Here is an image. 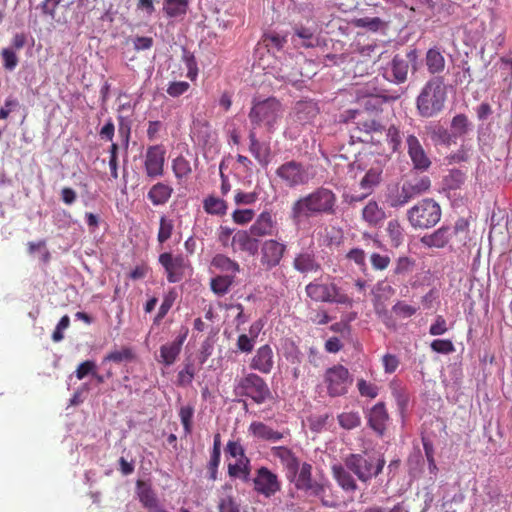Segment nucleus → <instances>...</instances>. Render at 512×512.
<instances>
[{"instance_id":"f257e3e1","label":"nucleus","mask_w":512,"mask_h":512,"mask_svg":"<svg viewBox=\"0 0 512 512\" xmlns=\"http://www.w3.org/2000/svg\"><path fill=\"white\" fill-rule=\"evenodd\" d=\"M337 208L336 194L324 187L300 197L291 206L290 219L295 224L317 215H334Z\"/></svg>"},{"instance_id":"f03ea898","label":"nucleus","mask_w":512,"mask_h":512,"mask_svg":"<svg viewBox=\"0 0 512 512\" xmlns=\"http://www.w3.org/2000/svg\"><path fill=\"white\" fill-rule=\"evenodd\" d=\"M385 463L386 461L382 455L367 452L352 453L344 458V465L347 469L363 483H368L381 474Z\"/></svg>"},{"instance_id":"7ed1b4c3","label":"nucleus","mask_w":512,"mask_h":512,"mask_svg":"<svg viewBox=\"0 0 512 512\" xmlns=\"http://www.w3.org/2000/svg\"><path fill=\"white\" fill-rule=\"evenodd\" d=\"M287 480L294 483L297 490L320 498L322 505L325 507L335 508L339 505L337 499L328 497L326 494L327 490H331L330 485L321 484L313 480L312 465L307 462L301 463L299 470L295 472V476L289 477Z\"/></svg>"},{"instance_id":"20e7f679","label":"nucleus","mask_w":512,"mask_h":512,"mask_svg":"<svg viewBox=\"0 0 512 512\" xmlns=\"http://www.w3.org/2000/svg\"><path fill=\"white\" fill-rule=\"evenodd\" d=\"M446 91L440 78L429 80L416 100L417 110L422 117L430 118L438 114L444 107Z\"/></svg>"},{"instance_id":"39448f33","label":"nucleus","mask_w":512,"mask_h":512,"mask_svg":"<svg viewBox=\"0 0 512 512\" xmlns=\"http://www.w3.org/2000/svg\"><path fill=\"white\" fill-rule=\"evenodd\" d=\"M283 106L275 97L265 100H253L249 119L254 127H265L268 132L275 130V125L281 119Z\"/></svg>"},{"instance_id":"423d86ee","label":"nucleus","mask_w":512,"mask_h":512,"mask_svg":"<svg viewBox=\"0 0 512 512\" xmlns=\"http://www.w3.org/2000/svg\"><path fill=\"white\" fill-rule=\"evenodd\" d=\"M407 217L413 228L428 229L440 221L441 208L434 200L423 199L408 210Z\"/></svg>"},{"instance_id":"0eeeda50","label":"nucleus","mask_w":512,"mask_h":512,"mask_svg":"<svg viewBox=\"0 0 512 512\" xmlns=\"http://www.w3.org/2000/svg\"><path fill=\"white\" fill-rule=\"evenodd\" d=\"M306 295L315 302L337 303L351 305L352 299L334 283H322L318 279L305 287Z\"/></svg>"},{"instance_id":"6e6552de","label":"nucleus","mask_w":512,"mask_h":512,"mask_svg":"<svg viewBox=\"0 0 512 512\" xmlns=\"http://www.w3.org/2000/svg\"><path fill=\"white\" fill-rule=\"evenodd\" d=\"M240 395L250 397L256 404H263L273 399V395L263 378L259 375L250 373L241 378L236 386Z\"/></svg>"},{"instance_id":"1a4fd4ad","label":"nucleus","mask_w":512,"mask_h":512,"mask_svg":"<svg viewBox=\"0 0 512 512\" xmlns=\"http://www.w3.org/2000/svg\"><path fill=\"white\" fill-rule=\"evenodd\" d=\"M324 383L330 397H339L348 392L353 383V378L346 367L338 364L325 371Z\"/></svg>"},{"instance_id":"9d476101","label":"nucleus","mask_w":512,"mask_h":512,"mask_svg":"<svg viewBox=\"0 0 512 512\" xmlns=\"http://www.w3.org/2000/svg\"><path fill=\"white\" fill-rule=\"evenodd\" d=\"M276 175L289 188L306 185L311 178L308 168L295 160L281 164L276 169Z\"/></svg>"},{"instance_id":"9b49d317","label":"nucleus","mask_w":512,"mask_h":512,"mask_svg":"<svg viewBox=\"0 0 512 512\" xmlns=\"http://www.w3.org/2000/svg\"><path fill=\"white\" fill-rule=\"evenodd\" d=\"M288 250L286 243L277 239H267L262 242L260 247V264L265 271H270L277 267Z\"/></svg>"},{"instance_id":"f8f14e48","label":"nucleus","mask_w":512,"mask_h":512,"mask_svg":"<svg viewBox=\"0 0 512 512\" xmlns=\"http://www.w3.org/2000/svg\"><path fill=\"white\" fill-rule=\"evenodd\" d=\"M166 149L162 144L148 146L144 156V169L149 178L161 177L164 174Z\"/></svg>"},{"instance_id":"ddd939ff","label":"nucleus","mask_w":512,"mask_h":512,"mask_svg":"<svg viewBox=\"0 0 512 512\" xmlns=\"http://www.w3.org/2000/svg\"><path fill=\"white\" fill-rule=\"evenodd\" d=\"M159 263L166 272L167 281L169 283L180 282L188 267L186 259L182 255H173L170 252H164L159 255Z\"/></svg>"},{"instance_id":"4468645a","label":"nucleus","mask_w":512,"mask_h":512,"mask_svg":"<svg viewBox=\"0 0 512 512\" xmlns=\"http://www.w3.org/2000/svg\"><path fill=\"white\" fill-rule=\"evenodd\" d=\"M254 489L257 493L270 498L281 490V482L278 476L267 467H260L253 479Z\"/></svg>"},{"instance_id":"2eb2a0df","label":"nucleus","mask_w":512,"mask_h":512,"mask_svg":"<svg viewBox=\"0 0 512 512\" xmlns=\"http://www.w3.org/2000/svg\"><path fill=\"white\" fill-rule=\"evenodd\" d=\"M407 153L414 169L426 171L431 166V160L424 150L421 142L414 134L406 136Z\"/></svg>"},{"instance_id":"dca6fc26","label":"nucleus","mask_w":512,"mask_h":512,"mask_svg":"<svg viewBox=\"0 0 512 512\" xmlns=\"http://www.w3.org/2000/svg\"><path fill=\"white\" fill-rule=\"evenodd\" d=\"M277 232V221L269 210L262 211L249 228V233L257 238L272 236Z\"/></svg>"},{"instance_id":"f3484780","label":"nucleus","mask_w":512,"mask_h":512,"mask_svg":"<svg viewBox=\"0 0 512 512\" xmlns=\"http://www.w3.org/2000/svg\"><path fill=\"white\" fill-rule=\"evenodd\" d=\"M319 114V107L313 100H301L295 103L291 116L293 121L305 125L311 123Z\"/></svg>"},{"instance_id":"a211bd4d","label":"nucleus","mask_w":512,"mask_h":512,"mask_svg":"<svg viewBox=\"0 0 512 512\" xmlns=\"http://www.w3.org/2000/svg\"><path fill=\"white\" fill-rule=\"evenodd\" d=\"M274 367V353L270 345L265 344L256 350L251 359L250 368L263 374H269Z\"/></svg>"},{"instance_id":"6ab92c4d","label":"nucleus","mask_w":512,"mask_h":512,"mask_svg":"<svg viewBox=\"0 0 512 512\" xmlns=\"http://www.w3.org/2000/svg\"><path fill=\"white\" fill-rule=\"evenodd\" d=\"M272 455L278 458L285 470L286 478L294 477L295 472L300 468V460L291 449L284 446H277L271 449Z\"/></svg>"},{"instance_id":"aec40b11","label":"nucleus","mask_w":512,"mask_h":512,"mask_svg":"<svg viewBox=\"0 0 512 512\" xmlns=\"http://www.w3.org/2000/svg\"><path fill=\"white\" fill-rule=\"evenodd\" d=\"M367 419L369 427L379 436H383L386 431L387 422L389 420V415L385 404L383 402L375 404L369 410Z\"/></svg>"},{"instance_id":"412c9836","label":"nucleus","mask_w":512,"mask_h":512,"mask_svg":"<svg viewBox=\"0 0 512 512\" xmlns=\"http://www.w3.org/2000/svg\"><path fill=\"white\" fill-rule=\"evenodd\" d=\"M293 268L301 273H316L321 270V264L317 260L314 251H301L297 253L292 262Z\"/></svg>"},{"instance_id":"4be33fe9","label":"nucleus","mask_w":512,"mask_h":512,"mask_svg":"<svg viewBox=\"0 0 512 512\" xmlns=\"http://www.w3.org/2000/svg\"><path fill=\"white\" fill-rule=\"evenodd\" d=\"M454 234L455 230L448 226H442L433 233L422 236L420 242L427 248L440 249L449 243Z\"/></svg>"},{"instance_id":"5701e85b","label":"nucleus","mask_w":512,"mask_h":512,"mask_svg":"<svg viewBox=\"0 0 512 512\" xmlns=\"http://www.w3.org/2000/svg\"><path fill=\"white\" fill-rule=\"evenodd\" d=\"M331 472L336 483L347 493H354L358 489L357 482L352 472L346 466L335 464L331 467Z\"/></svg>"},{"instance_id":"b1692460","label":"nucleus","mask_w":512,"mask_h":512,"mask_svg":"<svg viewBox=\"0 0 512 512\" xmlns=\"http://www.w3.org/2000/svg\"><path fill=\"white\" fill-rule=\"evenodd\" d=\"M256 238L247 231H238L232 237V247L234 250L238 249L254 255L258 250V240Z\"/></svg>"},{"instance_id":"393cba45","label":"nucleus","mask_w":512,"mask_h":512,"mask_svg":"<svg viewBox=\"0 0 512 512\" xmlns=\"http://www.w3.org/2000/svg\"><path fill=\"white\" fill-rule=\"evenodd\" d=\"M248 430L254 437L266 441L277 442L283 438L281 432L272 429L270 426L260 421L252 422Z\"/></svg>"},{"instance_id":"a878e982","label":"nucleus","mask_w":512,"mask_h":512,"mask_svg":"<svg viewBox=\"0 0 512 512\" xmlns=\"http://www.w3.org/2000/svg\"><path fill=\"white\" fill-rule=\"evenodd\" d=\"M292 42L295 46L300 45L304 48H313L319 45V38L310 28L300 25L294 28Z\"/></svg>"},{"instance_id":"bb28decb","label":"nucleus","mask_w":512,"mask_h":512,"mask_svg":"<svg viewBox=\"0 0 512 512\" xmlns=\"http://www.w3.org/2000/svg\"><path fill=\"white\" fill-rule=\"evenodd\" d=\"M185 338L186 334L179 336L176 340L172 341L171 343H167L161 346L160 357L162 362L166 366H170L176 361L178 355L181 352V348Z\"/></svg>"},{"instance_id":"cd10ccee","label":"nucleus","mask_w":512,"mask_h":512,"mask_svg":"<svg viewBox=\"0 0 512 512\" xmlns=\"http://www.w3.org/2000/svg\"><path fill=\"white\" fill-rule=\"evenodd\" d=\"M173 194V188L163 182L154 184L147 193L148 199L153 205L159 206L166 204Z\"/></svg>"},{"instance_id":"c85d7f7f","label":"nucleus","mask_w":512,"mask_h":512,"mask_svg":"<svg viewBox=\"0 0 512 512\" xmlns=\"http://www.w3.org/2000/svg\"><path fill=\"white\" fill-rule=\"evenodd\" d=\"M402 186L408 198L413 199L430 189L431 180L428 176H420L404 182Z\"/></svg>"},{"instance_id":"c756f323","label":"nucleus","mask_w":512,"mask_h":512,"mask_svg":"<svg viewBox=\"0 0 512 512\" xmlns=\"http://www.w3.org/2000/svg\"><path fill=\"white\" fill-rule=\"evenodd\" d=\"M386 218L385 211L376 201H369L362 210V219L372 227L378 226Z\"/></svg>"},{"instance_id":"7c9ffc66","label":"nucleus","mask_w":512,"mask_h":512,"mask_svg":"<svg viewBox=\"0 0 512 512\" xmlns=\"http://www.w3.org/2000/svg\"><path fill=\"white\" fill-rule=\"evenodd\" d=\"M249 151L255 159L261 164L266 166L269 163L270 148L267 145L260 143L256 137V133L251 130L249 132Z\"/></svg>"},{"instance_id":"2f4dec72","label":"nucleus","mask_w":512,"mask_h":512,"mask_svg":"<svg viewBox=\"0 0 512 512\" xmlns=\"http://www.w3.org/2000/svg\"><path fill=\"white\" fill-rule=\"evenodd\" d=\"M466 181V175L459 169H451L448 174L443 177L442 187L443 190L448 192H455L460 190Z\"/></svg>"},{"instance_id":"473e14b6","label":"nucleus","mask_w":512,"mask_h":512,"mask_svg":"<svg viewBox=\"0 0 512 512\" xmlns=\"http://www.w3.org/2000/svg\"><path fill=\"white\" fill-rule=\"evenodd\" d=\"M189 4L190 0H163V12L169 18L184 17Z\"/></svg>"},{"instance_id":"72a5a7b5","label":"nucleus","mask_w":512,"mask_h":512,"mask_svg":"<svg viewBox=\"0 0 512 512\" xmlns=\"http://www.w3.org/2000/svg\"><path fill=\"white\" fill-rule=\"evenodd\" d=\"M138 498L140 503L149 512L159 504L158 498L152 488L141 481L137 482Z\"/></svg>"},{"instance_id":"f704fd0d","label":"nucleus","mask_w":512,"mask_h":512,"mask_svg":"<svg viewBox=\"0 0 512 512\" xmlns=\"http://www.w3.org/2000/svg\"><path fill=\"white\" fill-rule=\"evenodd\" d=\"M426 66L431 74H437L444 70L445 59L442 53L435 48H431L426 53Z\"/></svg>"},{"instance_id":"c9c22d12","label":"nucleus","mask_w":512,"mask_h":512,"mask_svg":"<svg viewBox=\"0 0 512 512\" xmlns=\"http://www.w3.org/2000/svg\"><path fill=\"white\" fill-rule=\"evenodd\" d=\"M211 265L222 272H230L234 277L240 271V265L224 254H216Z\"/></svg>"},{"instance_id":"e433bc0d","label":"nucleus","mask_w":512,"mask_h":512,"mask_svg":"<svg viewBox=\"0 0 512 512\" xmlns=\"http://www.w3.org/2000/svg\"><path fill=\"white\" fill-rule=\"evenodd\" d=\"M172 171L178 181L187 179L192 173L190 161L183 155L177 156L172 160Z\"/></svg>"},{"instance_id":"4c0bfd02","label":"nucleus","mask_w":512,"mask_h":512,"mask_svg":"<svg viewBox=\"0 0 512 512\" xmlns=\"http://www.w3.org/2000/svg\"><path fill=\"white\" fill-rule=\"evenodd\" d=\"M386 231L392 247L397 248L400 245H402V243L404 242L405 234L404 228L402 227L398 220H390L387 223Z\"/></svg>"},{"instance_id":"58836bf2","label":"nucleus","mask_w":512,"mask_h":512,"mask_svg":"<svg viewBox=\"0 0 512 512\" xmlns=\"http://www.w3.org/2000/svg\"><path fill=\"white\" fill-rule=\"evenodd\" d=\"M234 283L233 275H218L211 279L210 288L218 296L227 294Z\"/></svg>"},{"instance_id":"ea45409f","label":"nucleus","mask_w":512,"mask_h":512,"mask_svg":"<svg viewBox=\"0 0 512 512\" xmlns=\"http://www.w3.org/2000/svg\"><path fill=\"white\" fill-rule=\"evenodd\" d=\"M409 64L408 62L396 55L391 62V72L396 83H403L407 79Z\"/></svg>"},{"instance_id":"a19ab883","label":"nucleus","mask_w":512,"mask_h":512,"mask_svg":"<svg viewBox=\"0 0 512 512\" xmlns=\"http://www.w3.org/2000/svg\"><path fill=\"white\" fill-rule=\"evenodd\" d=\"M355 27L377 32L387 27V23L379 17H362L353 20Z\"/></svg>"},{"instance_id":"79ce46f5","label":"nucleus","mask_w":512,"mask_h":512,"mask_svg":"<svg viewBox=\"0 0 512 512\" xmlns=\"http://www.w3.org/2000/svg\"><path fill=\"white\" fill-rule=\"evenodd\" d=\"M204 210L211 215L222 216L226 214L227 204L223 199L209 196L203 202Z\"/></svg>"},{"instance_id":"37998d69","label":"nucleus","mask_w":512,"mask_h":512,"mask_svg":"<svg viewBox=\"0 0 512 512\" xmlns=\"http://www.w3.org/2000/svg\"><path fill=\"white\" fill-rule=\"evenodd\" d=\"M416 266V260L408 256H400L395 261L393 273L396 276H406L413 272Z\"/></svg>"},{"instance_id":"c03bdc74","label":"nucleus","mask_w":512,"mask_h":512,"mask_svg":"<svg viewBox=\"0 0 512 512\" xmlns=\"http://www.w3.org/2000/svg\"><path fill=\"white\" fill-rule=\"evenodd\" d=\"M339 425L346 430L357 428L361 424V417L358 412H342L337 416Z\"/></svg>"},{"instance_id":"a18cd8bd","label":"nucleus","mask_w":512,"mask_h":512,"mask_svg":"<svg viewBox=\"0 0 512 512\" xmlns=\"http://www.w3.org/2000/svg\"><path fill=\"white\" fill-rule=\"evenodd\" d=\"M135 355L131 348L129 347H122L119 350H113L110 353H108L103 361H110L114 363H122V362H130L134 359Z\"/></svg>"},{"instance_id":"49530a36","label":"nucleus","mask_w":512,"mask_h":512,"mask_svg":"<svg viewBox=\"0 0 512 512\" xmlns=\"http://www.w3.org/2000/svg\"><path fill=\"white\" fill-rule=\"evenodd\" d=\"M402 135L403 133L396 125H390L387 129L386 140L393 152H399L401 150Z\"/></svg>"},{"instance_id":"de8ad7c7","label":"nucleus","mask_w":512,"mask_h":512,"mask_svg":"<svg viewBox=\"0 0 512 512\" xmlns=\"http://www.w3.org/2000/svg\"><path fill=\"white\" fill-rule=\"evenodd\" d=\"M174 229L173 220L168 219L166 216L160 217L159 230L157 240L160 244L165 243L172 236Z\"/></svg>"},{"instance_id":"09e8293b","label":"nucleus","mask_w":512,"mask_h":512,"mask_svg":"<svg viewBox=\"0 0 512 512\" xmlns=\"http://www.w3.org/2000/svg\"><path fill=\"white\" fill-rule=\"evenodd\" d=\"M194 407L192 405L182 406L179 409V417L186 435L192 432Z\"/></svg>"},{"instance_id":"8fccbe9b","label":"nucleus","mask_w":512,"mask_h":512,"mask_svg":"<svg viewBox=\"0 0 512 512\" xmlns=\"http://www.w3.org/2000/svg\"><path fill=\"white\" fill-rule=\"evenodd\" d=\"M469 121L466 115L458 114L451 121V129L455 136H462L468 132Z\"/></svg>"},{"instance_id":"3c124183","label":"nucleus","mask_w":512,"mask_h":512,"mask_svg":"<svg viewBox=\"0 0 512 512\" xmlns=\"http://www.w3.org/2000/svg\"><path fill=\"white\" fill-rule=\"evenodd\" d=\"M346 258L354 262L362 272H365L367 270L366 253L364 252L363 249L352 248L346 254Z\"/></svg>"},{"instance_id":"603ef678","label":"nucleus","mask_w":512,"mask_h":512,"mask_svg":"<svg viewBox=\"0 0 512 512\" xmlns=\"http://www.w3.org/2000/svg\"><path fill=\"white\" fill-rule=\"evenodd\" d=\"M380 179L381 172L377 169H370L362 178L360 186L365 190H370L372 187H374L380 182Z\"/></svg>"},{"instance_id":"864d4df0","label":"nucleus","mask_w":512,"mask_h":512,"mask_svg":"<svg viewBox=\"0 0 512 512\" xmlns=\"http://www.w3.org/2000/svg\"><path fill=\"white\" fill-rule=\"evenodd\" d=\"M357 388L361 396L374 399L378 395V387L364 379L357 381Z\"/></svg>"},{"instance_id":"5fc2aeb1","label":"nucleus","mask_w":512,"mask_h":512,"mask_svg":"<svg viewBox=\"0 0 512 512\" xmlns=\"http://www.w3.org/2000/svg\"><path fill=\"white\" fill-rule=\"evenodd\" d=\"M410 200L411 198H408V194H405L403 186L396 193L389 194L387 198L389 206L393 208L402 207L405 204H407Z\"/></svg>"},{"instance_id":"6e6d98bb","label":"nucleus","mask_w":512,"mask_h":512,"mask_svg":"<svg viewBox=\"0 0 512 512\" xmlns=\"http://www.w3.org/2000/svg\"><path fill=\"white\" fill-rule=\"evenodd\" d=\"M218 509L219 512H240L239 505L231 494L220 498Z\"/></svg>"},{"instance_id":"4d7b16f0","label":"nucleus","mask_w":512,"mask_h":512,"mask_svg":"<svg viewBox=\"0 0 512 512\" xmlns=\"http://www.w3.org/2000/svg\"><path fill=\"white\" fill-rule=\"evenodd\" d=\"M430 346L434 352L441 354H450L455 351L454 344L449 339H435Z\"/></svg>"},{"instance_id":"13d9d810","label":"nucleus","mask_w":512,"mask_h":512,"mask_svg":"<svg viewBox=\"0 0 512 512\" xmlns=\"http://www.w3.org/2000/svg\"><path fill=\"white\" fill-rule=\"evenodd\" d=\"M255 212L252 209H237L232 213L233 221L238 225H245L253 220Z\"/></svg>"},{"instance_id":"bf43d9fd","label":"nucleus","mask_w":512,"mask_h":512,"mask_svg":"<svg viewBox=\"0 0 512 512\" xmlns=\"http://www.w3.org/2000/svg\"><path fill=\"white\" fill-rule=\"evenodd\" d=\"M392 311L395 313V315L401 318H409L416 313L417 308L412 305L406 304L403 301H398L392 307Z\"/></svg>"},{"instance_id":"052dcab7","label":"nucleus","mask_w":512,"mask_h":512,"mask_svg":"<svg viewBox=\"0 0 512 512\" xmlns=\"http://www.w3.org/2000/svg\"><path fill=\"white\" fill-rule=\"evenodd\" d=\"M370 262L374 270L383 271L389 267L391 259L388 255L372 253L370 255Z\"/></svg>"},{"instance_id":"680f3d73","label":"nucleus","mask_w":512,"mask_h":512,"mask_svg":"<svg viewBox=\"0 0 512 512\" xmlns=\"http://www.w3.org/2000/svg\"><path fill=\"white\" fill-rule=\"evenodd\" d=\"M195 372L192 364L185 365L184 369L179 371L177 376V384L179 386L190 385L193 381Z\"/></svg>"},{"instance_id":"e2e57ef3","label":"nucleus","mask_w":512,"mask_h":512,"mask_svg":"<svg viewBox=\"0 0 512 512\" xmlns=\"http://www.w3.org/2000/svg\"><path fill=\"white\" fill-rule=\"evenodd\" d=\"M248 459H246V464H242V461L240 460L239 463L235 464H229L228 465V474L231 477H237L242 475L244 480H247L249 475V467H248Z\"/></svg>"},{"instance_id":"0e129e2a","label":"nucleus","mask_w":512,"mask_h":512,"mask_svg":"<svg viewBox=\"0 0 512 512\" xmlns=\"http://www.w3.org/2000/svg\"><path fill=\"white\" fill-rule=\"evenodd\" d=\"M190 88V84L186 81L171 82L167 87V94L171 97H179L186 93Z\"/></svg>"},{"instance_id":"69168bd1","label":"nucleus","mask_w":512,"mask_h":512,"mask_svg":"<svg viewBox=\"0 0 512 512\" xmlns=\"http://www.w3.org/2000/svg\"><path fill=\"white\" fill-rule=\"evenodd\" d=\"M3 58V66L5 69L12 71L18 64V57L12 49L4 48L1 51Z\"/></svg>"},{"instance_id":"338daca9","label":"nucleus","mask_w":512,"mask_h":512,"mask_svg":"<svg viewBox=\"0 0 512 512\" xmlns=\"http://www.w3.org/2000/svg\"><path fill=\"white\" fill-rule=\"evenodd\" d=\"M96 369V364L94 361L86 360L82 362L76 369L75 375L78 380H82L87 375L94 373V370Z\"/></svg>"},{"instance_id":"774afa93","label":"nucleus","mask_w":512,"mask_h":512,"mask_svg":"<svg viewBox=\"0 0 512 512\" xmlns=\"http://www.w3.org/2000/svg\"><path fill=\"white\" fill-rule=\"evenodd\" d=\"M448 330L446 320L443 316L438 315L435 322L430 326L429 333L433 336H439L446 333Z\"/></svg>"}]
</instances>
